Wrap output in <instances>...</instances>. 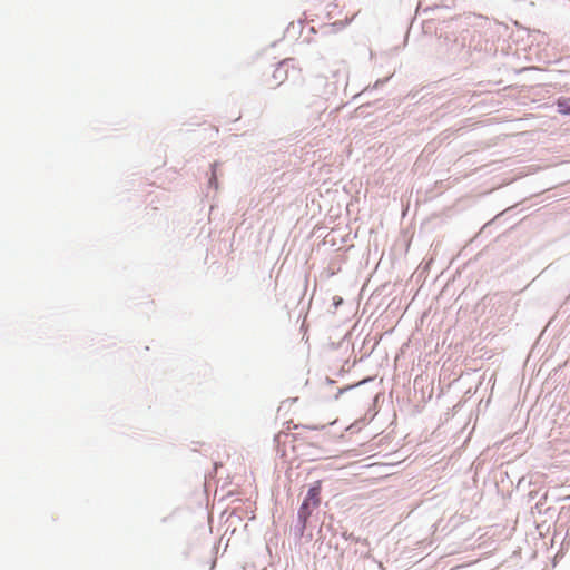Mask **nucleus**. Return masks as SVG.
Masks as SVG:
<instances>
[{
	"label": "nucleus",
	"mask_w": 570,
	"mask_h": 570,
	"mask_svg": "<svg viewBox=\"0 0 570 570\" xmlns=\"http://www.w3.org/2000/svg\"><path fill=\"white\" fill-rule=\"evenodd\" d=\"M309 504L317 507L320 504V485L312 487L299 509V517L306 519L309 515Z\"/></svg>",
	"instance_id": "obj_1"
}]
</instances>
